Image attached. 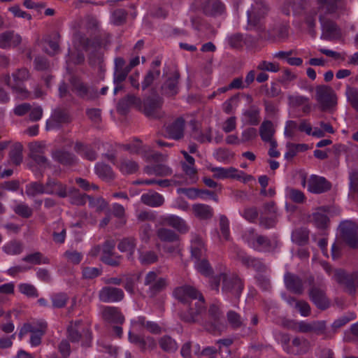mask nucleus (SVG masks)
<instances>
[{
  "label": "nucleus",
  "instance_id": "10",
  "mask_svg": "<svg viewBox=\"0 0 358 358\" xmlns=\"http://www.w3.org/2000/svg\"><path fill=\"white\" fill-rule=\"evenodd\" d=\"M81 320H77L71 322L67 329L68 338L72 343L78 342L83 338L82 345L90 347L92 341V334L89 329L80 328Z\"/></svg>",
  "mask_w": 358,
  "mask_h": 358
},
{
  "label": "nucleus",
  "instance_id": "7",
  "mask_svg": "<svg viewBox=\"0 0 358 358\" xmlns=\"http://www.w3.org/2000/svg\"><path fill=\"white\" fill-rule=\"evenodd\" d=\"M334 279L344 288V290L351 296H355L358 287V272L348 273L343 269H337L334 272Z\"/></svg>",
  "mask_w": 358,
  "mask_h": 358
},
{
  "label": "nucleus",
  "instance_id": "50",
  "mask_svg": "<svg viewBox=\"0 0 358 358\" xmlns=\"http://www.w3.org/2000/svg\"><path fill=\"white\" fill-rule=\"evenodd\" d=\"M227 321L230 326L234 329H238L242 327L243 320L241 315L234 310H230L227 315Z\"/></svg>",
  "mask_w": 358,
  "mask_h": 358
},
{
  "label": "nucleus",
  "instance_id": "29",
  "mask_svg": "<svg viewBox=\"0 0 358 358\" xmlns=\"http://www.w3.org/2000/svg\"><path fill=\"white\" fill-rule=\"evenodd\" d=\"M157 238L164 243H178L180 241L179 236L173 230L165 227H160L157 229Z\"/></svg>",
  "mask_w": 358,
  "mask_h": 358
},
{
  "label": "nucleus",
  "instance_id": "3",
  "mask_svg": "<svg viewBox=\"0 0 358 358\" xmlns=\"http://www.w3.org/2000/svg\"><path fill=\"white\" fill-rule=\"evenodd\" d=\"M220 282H222V291L226 294H230L238 299L243 290V280L236 275H228L221 273L210 279V285L212 289L219 292Z\"/></svg>",
  "mask_w": 358,
  "mask_h": 358
},
{
  "label": "nucleus",
  "instance_id": "28",
  "mask_svg": "<svg viewBox=\"0 0 358 358\" xmlns=\"http://www.w3.org/2000/svg\"><path fill=\"white\" fill-rule=\"evenodd\" d=\"M136 246V240L134 237H127L122 239L117 245L120 251L124 252H128L127 259L134 261V251Z\"/></svg>",
  "mask_w": 358,
  "mask_h": 358
},
{
  "label": "nucleus",
  "instance_id": "14",
  "mask_svg": "<svg viewBox=\"0 0 358 358\" xmlns=\"http://www.w3.org/2000/svg\"><path fill=\"white\" fill-rule=\"evenodd\" d=\"M124 293L120 288L106 285L103 287L98 293V298L102 303H116L123 300Z\"/></svg>",
  "mask_w": 358,
  "mask_h": 358
},
{
  "label": "nucleus",
  "instance_id": "13",
  "mask_svg": "<svg viewBox=\"0 0 358 358\" xmlns=\"http://www.w3.org/2000/svg\"><path fill=\"white\" fill-rule=\"evenodd\" d=\"M208 315L211 320L206 322L205 327L206 330L213 334H220L224 329V326L221 321L222 314L220 308L213 304L208 309Z\"/></svg>",
  "mask_w": 358,
  "mask_h": 358
},
{
  "label": "nucleus",
  "instance_id": "24",
  "mask_svg": "<svg viewBox=\"0 0 358 358\" xmlns=\"http://www.w3.org/2000/svg\"><path fill=\"white\" fill-rule=\"evenodd\" d=\"M21 36L13 31H7L0 35V48L15 47L20 43Z\"/></svg>",
  "mask_w": 358,
  "mask_h": 358
},
{
  "label": "nucleus",
  "instance_id": "42",
  "mask_svg": "<svg viewBox=\"0 0 358 358\" xmlns=\"http://www.w3.org/2000/svg\"><path fill=\"white\" fill-rule=\"evenodd\" d=\"M181 153L183 155L185 162L182 163L183 171L189 176H193L196 173L194 167V159L190 156L186 151L182 150Z\"/></svg>",
  "mask_w": 358,
  "mask_h": 358
},
{
  "label": "nucleus",
  "instance_id": "36",
  "mask_svg": "<svg viewBox=\"0 0 358 358\" xmlns=\"http://www.w3.org/2000/svg\"><path fill=\"white\" fill-rule=\"evenodd\" d=\"M141 201L145 205L152 207H158L164 203V199L163 196L158 193H148L141 196Z\"/></svg>",
  "mask_w": 358,
  "mask_h": 358
},
{
  "label": "nucleus",
  "instance_id": "44",
  "mask_svg": "<svg viewBox=\"0 0 358 358\" xmlns=\"http://www.w3.org/2000/svg\"><path fill=\"white\" fill-rule=\"evenodd\" d=\"M50 299L53 308H62L66 306L69 301L68 295L64 292L53 294Z\"/></svg>",
  "mask_w": 358,
  "mask_h": 358
},
{
  "label": "nucleus",
  "instance_id": "15",
  "mask_svg": "<svg viewBox=\"0 0 358 358\" xmlns=\"http://www.w3.org/2000/svg\"><path fill=\"white\" fill-rule=\"evenodd\" d=\"M236 257L247 268H252L259 273H263L266 270V266L261 259L252 257L243 250L237 251Z\"/></svg>",
  "mask_w": 358,
  "mask_h": 358
},
{
  "label": "nucleus",
  "instance_id": "46",
  "mask_svg": "<svg viewBox=\"0 0 358 358\" xmlns=\"http://www.w3.org/2000/svg\"><path fill=\"white\" fill-rule=\"evenodd\" d=\"M52 157L55 161L64 165L71 164L74 162V158L71 154L61 150L55 152Z\"/></svg>",
  "mask_w": 358,
  "mask_h": 358
},
{
  "label": "nucleus",
  "instance_id": "63",
  "mask_svg": "<svg viewBox=\"0 0 358 358\" xmlns=\"http://www.w3.org/2000/svg\"><path fill=\"white\" fill-rule=\"evenodd\" d=\"M296 129L299 130V124L293 120H288L285 123L284 134L287 138H293Z\"/></svg>",
  "mask_w": 358,
  "mask_h": 358
},
{
  "label": "nucleus",
  "instance_id": "11",
  "mask_svg": "<svg viewBox=\"0 0 358 358\" xmlns=\"http://www.w3.org/2000/svg\"><path fill=\"white\" fill-rule=\"evenodd\" d=\"M316 99L322 110H331L337 103L335 92L328 86H319L316 88Z\"/></svg>",
  "mask_w": 358,
  "mask_h": 358
},
{
  "label": "nucleus",
  "instance_id": "45",
  "mask_svg": "<svg viewBox=\"0 0 358 358\" xmlns=\"http://www.w3.org/2000/svg\"><path fill=\"white\" fill-rule=\"evenodd\" d=\"M47 329V323L38 322V330L32 334L30 338V343L33 346L39 345L41 343V337L45 334Z\"/></svg>",
  "mask_w": 358,
  "mask_h": 358
},
{
  "label": "nucleus",
  "instance_id": "25",
  "mask_svg": "<svg viewBox=\"0 0 358 358\" xmlns=\"http://www.w3.org/2000/svg\"><path fill=\"white\" fill-rule=\"evenodd\" d=\"M185 122L179 118L166 127V136L173 139H179L183 136Z\"/></svg>",
  "mask_w": 358,
  "mask_h": 358
},
{
  "label": "nucleus",
  "instance_id": "6",
  "mask_svg": "<svg viewBox=\"0 0 358 358\" xmlns=\"http://www.w3.org/2000/svg\"><path fill=\"white\" fill-rule=\"evenodd\" d=\"M26 193L29 196H35L39 194H55L60 197H66L67 192L65 187L56 180H49L44 186L40 182H33L27 186Z\"/></svg>",
  "mask_w": 358,
  "mask_h": 358
},
{
  "label": "nucleus",
  "instance_id": "31",
  "mask_svg": "<svg viewBox=\"0 0 358 358\" xmlns=\"http://www.w3.org/2000/svg\"><path fill=\"white\" fill-rule=\"evenodd\" d=\"M177 192L178 194H184L191 199L197 198L200 194H207L210 196H213V199L215 201H217V198L215 196L214 192L207 189H199L196 188H178L177 189Z\"/></svg>",
  "mask_w": 358,
  "mask_h": 358
},
{
  "label": "nucleus",
  "instance_id": "37",
  "mask_svg": "<svg viewBox=\"0 0 358 358\" xmlns=\"http://www.w3.org/2000/svg\"><path fill=\"white\" fill-rule=\"evenodd\" d=\"M308 149V145L305 143H292L287 144V152L285 153V158L287 159H292L299 152H305Z\"/></svg>",
  "mask_w": 358,
  "mask_h": 358
},
{
  "label": "nucleus",
  "instance_id": "39",
  "mask_svg": "<svg viewBox=\"0 0 358 358\" xmlns=\"http://www.w3.org/2000/svg\"><path fill=\"white\" fill-rule=\"evenodd\" d=\"M138 259L142 265H150L158 261V255L155 251L138 250Z\"/></svg>",
  "mask_w": 358,
  "mask_h": 358
},
{
  "label": "nucleus",
  "instance_id": "49",
  "mask_svg": "<svg viewBox=\"0 0 358 358\" xmlns=\"http://www.w3.org/2000/svg\"><path fill=\"white\" fill-rule=\"evenodd\" d=\"M95 172L99 178L110 179L113 177V171L110 167L104 164L98 163L95 166Z\"/></svg>",
  "mask_w": 358,
  "mask_h": 358
},
{
  "label": "nucleus",
  "instance_id": "26",
  "mask_svg": "<svg viewBox=\"0 0 358 358\" xmlns=\"http://www.w3.org/2000/svg\"><path fill=\"white\" fill-rule=\"evenodd\" d=\"M213 171V176L217 179H248L241 176L240 172L233 168H215Z\"/></svg>",
  "mask_w": 358,
  "mask_h": 358
},
{
  "label": "nucleus",
  "instance_id": "38",
  "mask_svg": "<svg viewBox=\"0 0 358 358\" xmlns=\"http://www.w3.org/2000/svg\"><path fill=\"white\" fill-rule=\"evenodd\" d=\"M206 252V249L204 248V245L200 238H195L192 241L191 245V253L192 256L196 260H200L201 257L204 255Z\"/></svg>",
  "mask_w": 358,
  "mask_h": 358
},
{
  "label": "nucleus",
  "instance_id": "12",
  "mask_svg": "<svg viewBox=\"0 0 358 358\" xmlns=\"http://www.w3.org/2000/svg\"><path fill=\"white\" fill-rule=\"evenodd\" d=\"M144 285L148 286V293L151 297L155 296L166 287V280L164 278H159L155 271H149L145 276Z\"/></svg>",
  "mask_w": 358,
  "mask_h": 358
},
{
  "label": "nucleus",
  "instance_id": "4",
  "mask_svg": "<svg viewBox=\"0 0 358 358\" xmlns=\"http://www.w3.org/2000/svg\"><path fill=\"white\" fill-rule=\"evenodd\" d=\"M44 145L41 143H34L29 145L30 155L34 165L31 169L35 173L36 177L57 176V170L52 166L43 156Z\"/></svg>",
  "mask_w": 358,
  "mask_h": 358
},
{
  "label": "nucleus",
  "instance_id": "48",
  "mask_svg": "<svg viewBox=\"0 0 358 358\" xmlns=\"http://www.w3.org/2000/svg\"><path fill=\"white\" fill-rule=\"evenodd\" d=\"M19 291L28 297L36 298L38 296L37 289L31 284L21 283L18 285Z\"/></svg>",
  "mask_w": 358,
  "mask_h": 358
},
{
  "label": "nucleus",
  "instance_id": "55",
  "mask_svg": "<svg viewBox=\"0 0 358 358\" xmlns=\"http://www.w3.org/2000/svg\"><path fill=\"white\" fill-rule=\"evenodd\" d=\"M64 257L68 262L74 265L79 264L83 259V254L76 250H66Z\"/></svg>",
  "mask_w": 358,
  "mask_h": 358
},
{
  "label": "nucleus",
  "instance_id": "59",
  "mask_svg": "<svg viewBox=\"0 0 358 358\" xmlns=\"http://www.w3.org/2000/svg\"><path fill=\"white\" fill-rule=\"evenodd\" d=\"M14 212L24 218L30 217L33 213L32 209L25 203L17 205L14 208Z\"/></svg>",
  "mask_w": 358,
  "mask_h": 358
},
{
  "label": "nucleus",
  "instance_id": "61",
  "mask_svg": "<svg viewBox=\"0 0 358 358\" xmlns=\"http://www.w3.org/2000/svg\"><path fill=\"white\" fill-rule=\"evenodd\" d=\"M83 277L86 279H92L101 274V269L95 267H84L82 271Z\"/></svg>",
  "mask_w": 358,
  "mask_h": 358
},
{
  "label": "nucleus",
  "instance_id": "22",
  "mask_svg": "<svg viewBox=\"0 0 358 358\" xmlns=\"http://www.w3.org/2000/svg\"><path fill=\"white\" fill-rule=\"evenodd\" d=\"M302 185L313 194H322L331 188V183L329 180H303Z\"/></svg>",
  "mask_w": 358,
  "mask_h": 358
},
{
  "label": "nucleus",
  "instance_id": "16",
  "mask_svg": "<svg viewBox=\"0 0 358 358\" xmlns=\"http://www.w3.org/2000/svg\"><path fill=\"white\" fill-rule=\"evenodd\" d=\"M322 27L321 38L324 40L331 41L341 37V29L331 20H326L322 15L320 17Z\"/></svg>",
  "mask_w": 358,
  "mask_h": 358
},
{
  "label": "nucleus",
  "instance_id": "52",
  "mask_svg": "<svg viewBox=\"0 0 358 358\" xmlns=\"http://www.w3.org/2000/svg\"><path fill=\"white\" fill-rule=\"evenodd\" d=\"M22 145L20 143H15L13 149L10 153V161L13 164L18 165L22 160Z\"/></svg>",
  "mask_w": 358,
  "mask_h": 358
},
{
  "label": "nucleus",
  "instance_id": "41",
  "mask_svg": "<svg viewBox=\"0 0 358 358\" xmlns=\"http://www.w3.org/2000/svg\"><path fill=\"white\" fill-rule=\"evenodd\" d=\"M309 239V231L306 229L299 228L295 229L292 234V240L299 245H306Z\"/></svg>",
  "mask_w": 358,
  "mask_h": 358
},
{
  "label": "nucleus",
  "instance_id": "9",
  "mask_svg": "<svg viewBox=\"0 0 358 358\" xmlns=\"http://www.w3.org/2000/svg\"><path fill=\"white\" fill-rule=\"evenodd\" d=\"M309 284L311 285L308 291V295L311 301L315 306L322 310L327 309L330 306V301L326 295V290L323 286L312 285L314 281L313 277L308 278Z\"/></svg>",
  "mask_w": 358,
  "mask_h": 358
},
{
  "label": "nucleus",
  "instance_id": "58",
  "mask_svg": "<svg viewBox=\"0 0 358 358\" xmlns=\"http://www.w3.org/2000/svg\"><path fill=\"white\" fill-rule=\"evenodd\" d=\"M75 148L79 154L89 160H94L96 159V153L82 143H76Z\"/></svg>",
  "mask_w": 358,
  "mask_h": 358
},
{
  "label": "nucleus",
  "instance_id": "23",
  "mask_svg": "<svg viewBox=\"0 0 358 358\" xmlns=\"http://www.w3.org/2000/svg\"><path fill=\"white\" fill-rule=\"evenodd\" d=\"M102 318L110 323L122 324L124 317L119 308L114 306H104L101 310Z\"/></svg>",
  "mask_w": 358,
  "mask_h": 358
},
{
  "label": "nucleus",
  "instance_id": "51",
  "mask_svg": "<svg viewBox=\"0 0 358 358\" xmlns=\"http://www.w3.org/2000/svg\"><path fill=\"white\" fill-rule=\"evenodd\" d=\"M318 4L321 13H333L337 8L336 2L331 0H318Z\"/></svg>",
  "mask_w": 358,
  "mask_h": 358
},
{
  "label": "nucleus",
  "instance_id": "54",
  "mask_svg": "<svg viewBox=\"0 0 358 358\" xmlns=\"http://www.w3.org/2000/svg\"><path fill=\"white\" fill-rule=\"evenodd\" d=\"M239 104V96L238 95H235L232 97H231L229 99L226 101L222 104V108L223 110L227 113H233L236 108L238 107Z\"/></svg>",
  "mask_w": 358,
  "mask_h": 358
},
{
  "label": "nucleus",
  "instance_id": "2",
  "mask_svg": "<svg viewBox=\"0 0 358 358\" xmlns=\"http://www.w3.org/2000/svg\"><path fill=\"white\" fill-rule=\"evenodd\" d=\"M75 50H70L66 59V70L70 71L72 66L78 64L83 62L84 56L83 51L89 52L90 62L92 64L96 62L100 63L101 60V43L98 40L89 41L85 38H80L78 41L77 37L74 40Z\"/></svg>",
  "mask_w": 358,
  "mask_h": 358
},
{
  "label": "nucleus",
  "instance_id": "47",
  "mask_svg": "<svg viewBox=\"0 0 358 358\" xmlns=\"http://www.w3.org/2000/svg\"><path fill=\"white\" fill-rule=\"evenodd\" d=\"M22 260L34 264H49L50 262L49 259L48 257H43V255L39 252L28 255L24 257Z\"/></svg>",
  "mask_w": 358,
  "mask_h": 358
},
{
  "label": "nucleus",
  "instance_id": "5",
  "mask_svg": "<svg viewBox=\"0 0 358 358\" xmlns=\"http://www.w3.org/2000/svg\"><path fill=\"white\" fill-rule=\"evenodd\" d=\"M29 78V71L25 69H19L12 74V76H6L3 82L13 90L16 96L21 99H27L30 92L24 86V82Z\"/></svg>",
  "mask_w": 358,
  "mask_h": 358
},
{
  "label": "nucleus",
  "instance_id": "35",
  "mask_svg": "<svg viewBox=\"0 0 358 358\" xmlns=\"http://www.w3.org/2000/svg\"><path fill=\"white\" fill-rule=\"evenodd\" d=\"M159 345L163 351L168 353H173L178 348L176 341L168 335H165L159 338Z\"/></svg>",
  "mask_w": 358,
  "mask_h": 358
},
{
  "label": "nucleus",
  "instance_id": "8",
  "mask_svg": "<svg viewBox=\"0 0 358 358\" xmlns=\"http://www.w3.org/2000/svg\"><path fill=\"white\" fill-rule=\"evenodd\" d=\"M338 229L346 244L353 249L358 248V224L352 220H344L340 223Z\"/></svg>",
  "mask_w": 358,
  "mask_h": 358
},
{
  "label": "nucleus",
  "instance_id": "43",
  "mask_svg": "<svg viewBox=\"0 0 358 358\" xmlns=\"http://www.w3.org/2000/svg\"><path fill=\"white\" fill-rule=\"evenodd\" d=\"M2 249L8 255H17L22 252L23 246L19 241H11L6 243Z\"/></svg>",
  "mask_w": 358,
  "mask_h": 358
},
{
  "label": "nucleus",
  "instance_id": "27",
  "mask_svg": "<svg viewBox=\"0 0 358 358\" xmlns=\"http://www.w3.org/2000/svg\"><path fill=\"white\" fill-rule=\"evenodd\" d=\"M194 215L199 220H209L213 216V209L211 206L203 203H195L192 206Z\"/></svg>",
  "mask_w": 358,
  "mask_h": 358
},
{
  "label": "nucleus",
  "instance_id": "33",
  "mask_svg": "<svg viewBox=\"0 0 358 358\" xmlns=\"http://www.w3.org/2000/svg\"><path fill=\"white\" fill-rule=\"evenodd\" d=\"M275 133L273 124L271 121H264L259 128L261 138L264 142L275 141L273 138Z\"/></svg>",
  "mask_w": 358,
  "mask_h": 358
},
{
  "label": "nucleus",
  "instance_id": "53",
  "mask_svg": "<svg viewBox=\"0 0 358 358\" xmlns=\"http://www.w3.org/2000/svg\"><path fill=\"white\" fill-rule=\"evenodd\" d=\"M59 36L55 34L52 38L45 39V42L48 47H45V51L49 55H55L59 50Z\"/></svg>",
  "mask_w": 358,
  "mask_h": 358
},
{
  "label": "nucleus",
  "instance_id": "32",
  "mask_svg": "<svg viewBox=\"0 0 358 358\" xmlns=\"http://www.w3.org/2000/svg\"><path fill=\"white\" fill-rule=\"evenodd\" d=\"M277 247L276 241H272L267 236L259 234L257 237L255 247L253 249L256 250H263L264 252H270Z\"/></svg>",
  "mask_w": 358,
  "mask_h": 358
},
{
  "label": "nucleus",
  "instance_id": "34",
  "mask_svg": "<svg viewBox=\"0 0 358 358\" xmlns=\"http://www.w3.org/2000/svg\"><path fill=\"white\" fill-rule=\"evenodd\" d=\"M136 324L141 327L145 329L148 331L152 334H160L162 332V328L156 322L147 321L145 317H139L136 321Z\"/></svg>",
  "mask_w": 358,
  "mask_h": 358
},
{
  "label": "nucleus",
  "instance_id": "20",
  "mask_svg": "<svg viewBox=\"0 0 358 358\" xmlns=\"http://www.w3.org/2000/svg\"><path fill=\"white\" fill-rule=\"evenodd\" d=\"M160 224L162 225L171 227L180 234H186L189 229V226L182 218L174 215L161 217Z\"/></svg>",
  "mask_w": 358,
  "mask_h": 358
},
{
  "label": "nucleus",
  "instance_id": "64",
  "mask_svg": "<svg viewBox=\"0 0 358 358\" xmlns=\"http://www.w3.org/2000/svg\"><path fill=\"white\" fill-rule=\"evenodd\" d=\"M277 219L274 216L265 217L262 215L259 218V226L266 229L275 227Z\"/></svg>",
  "mask_w": 358,
  "mask_h": 358
},
{
  "label": "nucleus",
  "instance_id": "21",
  "mask_svg": "<svg viewBox=\"0 0 358 358\" xmlns=\"http://www.w3.org/2000/svg\"><path fill=\"white\" fill-rule=\"evenodd\" d=\"M284 282L287 289L289 292L299 295L303 294L304 287L303 280L299 276L287 272L284 276Z\"/></svg>",
  "mask_w": 358,
  "mask_h": 358
},
{
  "label": "nucleus",
  "instance_id": "62",
  "mask_svg": "<svg viewBox=\"0 0 358 358\" xmlns=\"http://www.w3.org/2000/svg\"><path fill=\"white\" fill-rule=\"evenodd\" d=\"M101 260L107 265L117 267L120 265L122 256L113 254V255L101 257Z\"/></svg>",
  "mask_w": 358,
  "mask_h": 358
},
{
  "label": "nucleus",
  "instance_id": "57",
  "mask_svg": "<svg viewBox=\"0 0 358 358\" xmlns=\"http://www.w3.org/2000/svg\"><path fill=\"white\" fill-rule=\"evenodd\" d=\"M258 236L259 234H257L254 229H249L244 231L242 235V238L245 243H247L251 248H254V247H255L257 237H258Z\"/></svg>",
  "mask_w": 358,
  "mask_h": 358
},
{
  "label": "nucleus",
  "instance_id": "1",
  "mask_svg": "<svg viewBox=\"0 0 358 358\" xmlns=\"http://www.w3.org/2000/svg\"><path fill=\"white\" fill-rule=\"evenodd\" d=\"M173 295L180 302L188 304L187 309L180 313V319L185 322H196L199 316L206 310L204 297L192 286L176 287L173 291Z\"/></svg>",
  "mask_w": 358,
  "mask_h": 358
},
{
  "label": "nucleus",
  "instance_id": "30",
  "mask_svg": "<svg viewBox=\"0 0 358 358\" xmlns=\"http://www.w3.org/2000/svg\"><path fill=\"white\" fill-rule=\"evenodd\" d=\"M288 101L289 105L291 107H301L303 113H308L310 110V105L308 102V99L305 96L299 94H293L289 96Z\"/></svg>",
  "mask_w": 358,
  "mask_h": 358
},
{
  "label": "nucleus",
  "instance_id": "56",
  "mask_svg": "<svg viewBox=\"0 0 358 358\" xmlns=\"http://www.w3.org/2000/svg\"><path fill=\"white\" fill-rule=\"evenodd\" d=\"M348 101L358 113V90L348 87L345 92Z\"/></svg>",
  "mask_w": 358,
  "mask_h": 358
},
{
  "label": "nucleus",
  "instance_id": "60",
  "mask_svg": "<svg viewBox=\"0 0 358 358\" xmlns=\"http://www.w3.org/2000/svg\"><path fill=\"white\" fill-rule=\"evenodd\" d=\"M245 120L248 124L256 125L259 122V112L255 109H250L243 113Z\"/></svg>",
  "mask_w": 358,
  "mask_h": 358
},
{
  "label": "nucleus",
  "instance_id": "40",
  "mask_svg": "<svg viewBox=\"0 0 358 358\" xmlns=\"http://www.w3.org/2000/svg\"><path fill=\"white\" fill-rule=\"evenodd\" d=\"M311 333L316 335H323L325 339L332 338V335L327 331V322L324 320L313 321Z\"/></svg>",
  "mask_w": 358,
  "mask_h": 358
},
{
  "label": "nucleus",
  "instance_id": "18",
  "mask_svg": "<svg viewBox=\"0 0 358 358\" xmlns=\"http://www.w3.org/2000/svg\"><path fill=\"white\" fill-rule=\"evenodd\" d=\"M328 208L322 206L315 210L309 215V222L313 223L319 229H326L329 225V218L327 215Z\"/></svg>",
  "mask_w": 358,
  "mask_h": 358
},
{
  "label": "nucleus",
  "instance_id": "17",
  "mask_svg": "<svg viewBox=\"0 0 358 358\" xmlns=\"http://www.w3.org/2000/svg\"><path fill=\"white\" fill-rule=\"evenodd\" d=\"M129 341L130 343L136 345L142 352L146 350H152L157 346L155 339L150 336H142L141 335L129 333Z\"/></svg>",
  "mask_w": 358,
  "mask_h": 358
},
{
  "label": "nucleus",
  "instance_id": "19",
  "mask_svg": "<svg viewBox=\"0 0 358 358\" xmlns=\"http://www.w3.org/2000/svg\"><path fill=\"white\" fill-rule=\"evenodd\" d=\"M266 13V8L262 3H257L252 5L247 12L248 29H251L256 27Z\"/></svg>",
  "mask_w": 358,
  "mask_h": 358
}]
</instances>
